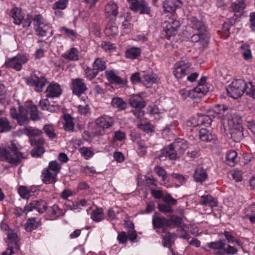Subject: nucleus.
Returning <instances> with one entry per match:
<instances>
[{"label":"nucleus","instance_id":"nucleus-1","mask_svg":"<svg viewBox=\"0 0 255 255\" xmlns=\"http://www.w3.org/2000/svg\"><path fill=\"white\" fill-rule=\"evenodd\" d=\"M0 156L4 158L13 166L18 165L24 158L22 154L18 151L16 145L13 143H11L7 148L2 149L0 148Z\"/></svg>","mask_w":255,"mask_h":255},{"label":"nucleus","instance_id":"nucleus-2","mask_svg":"<svg viewBox=\"0 0 255 255\" xmlns=\"http://www.w3.org/2000/svg\"><path fill=\"white\" fill-rule=\"evenodd\" d=\"M245 81L241 79L235 80L227 88L226 90L229 96L234 99L241 97L243 94Z\"/></svg>","mask_w":255,"mask_h":255},{"label":"nucleus","instance_id":"nucleus-3","mask_svg":"<svg viewBox=\"0 0 255 255\" xmlns=\"http://www.w3.org/2000/svg\"><path fill=\"white\" fill-rule=\"evenodd\" d=\"M96 124L99 127L94 132L95 135L100 136L104 134L105 128H108L114 124V119L112 117L104 115L96 120Z\"/></svg>","mask_w":255,"mask_h":255},{"label":"nucleus","instance_id":"nucleus-4","mask_svg":"<svg viewBox=\"0 0 255 255\" xmlns=\"http://www.w3.org/2000/svg\"><path fill=\"white\" fill-rule=\"evenodd\" d=\"M25 107L20 106L18 112L15 107H11L10 109L9 114L13 119L17 120L19 125L22 126L28 124L29 122L28 117L25 116Z\"/></svg>","mask_w":255,"mask_h":255},{"label":"nucleus","instance_id":"nucleus-5","mask_svg":"<svg viewBox=\"0 0 255 255\" xmlns=\"http://www.w3.org/2000/svg\"><path fill=\"white\" fill-rule=\"evenodd\" d=\"M47 80L43 77H38L35 74H32L30 77L27 79L26 83L30 86H34L35 90L38 92H41L43 90V88L45 86Z\"/></svg>","mask_w":255,"mask_h":255},{"label":"nucleus","instance_id":"nucleus-6","mask_svg":"<svg viewBox=\"0 0 255 255\" xmlns=\"http://www.w3.org/2000/svg\"><path fill=\"white\" fill-rule=\"evenodd\" d=\"M47 207V203L45 201L42 200H34L25 206L23 212H30L35 209L39 214H42L45 212Z\"/></svg>","mask_w":255,"mask_h":255},{"label":"nucleus","instance_id":"nucleus-7","mask_svg":"<svg viewBox=\"0 0 255 255\" xmlns=\"http://www.w3.org/2000/svg\"><path fill=\"white\" fill-rule=\"evenodd\" d=\"M129 8L131 10L135 12L139 11L140 14H150V8L147 3L144 0H133L130 2Z\"/></svg>","mask_w":255,"mask_h":255},{"label":"nucleus","instance_id":"nucleus-8","mask_svg":"<svg viewBox=\"0 0 255 255\" xmlns=\"http://www.w3.org/2000/svg\"><path fill=\"white\" fill-rule=\"evenodd\" d=\"M178 146L177 143H173L168 146L165 147L159 155V158L161 159L162 157H168L171 160H176L177 156L175 148L177 147Z\"/></svg>","mask_w":255,"mask_h":255},{"label":"nucleus","instance_id":"nucleus-9","mask_svg":"<svg viewBox=\"0 0 255 255\" xmlns=\"http://www.w3.org/2000/svg\"><path fill=\"white\" fill-rule=\"evenodd\" d=\"M174 74L177 79H181L190 73L189 67L183 61H179L174 65Z\"/></svg>","mask_w":255,"mask_h":255},{"label":"nucleus","instance_id":"nucleus-10","mask_svg":"<svg viewBox=\"0 0 255 255\" xmlns=\"http://www.w3.org/2000/svg\"><path fill=\"white\" fill-rule=\"evenodd\" d=\"M72 89L73 94L80 96L87 90V87L83 79L77 78L72 80Z\"/></svg>","mask_w":255,"mask_h":255},{"label":"nucleus","instance_id":"nucleus-11","mask_svg":"<svg viewBox=\"0 0 255 255\" xmlns=\"http://www.w3.org/2000/svg\"><path fill=\"white\" fill-rule=\"evenodd\" d=\"M180 26L179 21L170 18L168 21L166 26L164 28V29L166 34L170 37L175 35V32L177 30L178 28Z\"/></svg>","mask_w":255,"mask_h":255},{"label":"nucleus","instance_id":"nucleus-12","mask_svg":"<svg viewBox=\"0 0 255 255\" xmlns=\"http://www.w3.org/2000/svg\"><path fill=\"white\" fill-rule=\"evenodd\" d=\"M225 241L220 240L218 242H211L208 244V247L214 250V253L218 255H224L226 254Z\"/></svg>","mask_w":255,"mask_h":255},{"label":"nucleus","instance_id":"nucleus-13","mask_svg":"<svg viewBox=\"0 0 255 255\" xmlns=\"http://www.w3.org/2000/svg\"><path fill=\"white\" fill-rule=\"evenodd\" d=\"M243 128L242 126L237 125L236 128H229L231 138L235 142H240L243 138Z\"/></svg>","mask_w":255,"mask_h":255},{"label":"nucleus","instance_id":"nucleus-14","mask_svg":"<svg viewBox=\"0 0 255 255\" xmlns=\"http://www.w3.org/2000/svg\"><path fill=\"white\" fill-rule=\"evenodd\" d=\"M190 27L199 32L205 33L207 27L203 22L195 17H192L190 19Z\"/></svg>","mask_w":255,"mask_h":255},{"label":"nucleus","instance_id":"nucleus-15","mask_svg":"<svg viewBox=\"0 0 255 255\" xmlns=\"http://www.w3.org/2000/svg\"><path fill=\"white\" fill-rule=\"evenodd\" d=\"M130 105L137 109H142L145 107V102L139 95H135L131 96L129 99Z\"/></svg>","mask_w":255,"mask_h":255},{"label":"nucleus","instance_id":"nucleus-16","mask_svg":"<svg viewBox=\"0 0 255 255\" xmlns=\"http://www.w3.org/2000/svg\"><path fill=\"white\" fill-rule=\"evenodd\" d=\"M45 92L48 98H55L60 96L61 94V89L57 84H51L47 88Z\"/></svg>","mask_w":255,"mask_h":255},{"label":"nucleus","instance_id":"nucleus-17","mask_svg":"<svg viewBox=\"0 0 255 255\" xmlns=\"http://www.w3.org/2000/svg\"><path fill=\"white\" fill-rule=\"evenodd\" d=\"M57 174L44 169L42 173V181L44 184H53L57 181Z\"/></svg>","mask_w":255,"mask_h":255},{"label":"nucleus","instance_id":"nucleus-18","mask_svg":"<svg viewBox=\"0 0 255 255\" xmlns=\"http://www.w3.org/2000/svg\"><path fill=\"white\" fill-rule=\"evenodd\" d=\"M168 222L167 219L158 216L157 213H155L152 217V223L154 229L167 227Z\"/></svg>","mask_w":255,"mask_h":255},{"label":"nucleus","instance_id":"nucleus-19","mask_svg":"<svg viewBox=\"0 0 255 255\" xmlns=\"http://www.w3.org/2000/svg\"><path fill=\"white\" fill-rule=\"evenodd\" d=\"M213 115L212 112H208L207 115H198L197 118V123L199 126L204 125L208 127L211 125L212 122Z\"/></svg>","mask_w":255,"mask_h":255},{"label":"nucleus","instance_id":"nucleus-20","mask_svg":"<svg viewBox=\"0 0 255 255\" xmlns=\"http://www.w3.org/2000/svg\"><path fill=\"white\" fill-rule=\"evenodd\" d=\"M157 77L156 75L152 73L149 74L144 73L141 77V82H142L144 85L149 87L150 85L155 83L157 81Z\"/></svg>","mask_w":255,"mask_h":255},{"label":"nucleus","instance_id":"nucleus-21","mask_svg":"<svg viewBox=\"0 0 255 255\" xmlns=\"http://www.w3.org/2000/svg\"><path fill=\"white\" fill-rule=\"evenodd\" d=\"M118 5L113 2H110L107 4L105 7V12L107 16H114L116 17L118 14Z\"/></svg>","mask_w":255,"mask_h":255},{"label":"nucleus","instance_id":"nucleus-22","mask_svg":"<svg viewBox=\"0 0 255 255\" xmlns=\"http://www.w3.org/2000/svg\"><path fill=\"white\" fill-rule=\"evenodd\" d=\"M200 203L203 205L212 207L217 206V201L216 199L210 195L202 196Z\"/></svg>","mask_w":255,"mask_h":255},{"label":"nucleus","instance_id":"nucleus-23","mask_svg":"<svg viewBox=\"0 0 255 255\" xmlns=\"http://www.w3.org/2000/svg\"><path fill=\"white\" fill-rule=\"evenodd\" d=\"M13 128L9 121L5 117L0 118V133L10 131Z\"/></svg>","mask_w":255,"mask_h":255},{"label":"nucleus","instance_id":"nucleus-24","mask_svg":"<svg viewBox=\"0 0 255 255\" xmlns=\"http://www.w3.org/2000/svg\"><path fill=\"white\" fill-rule=\"evenodd\" d=\"M167 221H168L167 227H171L173 225L178 227H183L184 226L182 218L177 216L172 215L169 219H167Z\"/></svg>","mask_w":255,"mask_h":255},{"label":"nucleus","instance_id":"nucleus-25","mask_svg":"<svg viewBox=\"0 0 255 255\" xmlns=\"http://www.w3.org/2000/svg\"><path fill=\"white\" fill-rule=\"evenodd\" d=\"M25 111L26 117H28V115H29L32 120L36 121L39 119L38 110L35 106L25 107Z\"/></svg>","mask_w":255,"mask_h":255},{"label":"nucleus","instance_id":"nucleus-26","mask_svg":"<svg viewBox=\"0 0 255 255\" xmlns=\"http://www.w3.org/2000/svg\"><path fill=\"white\" fill-rule=\"evenodd\" d=\"M106 76L109 82L116 84H124V81L118 76L114 71H110L106 72Z\"/></svg>","mask_w":255,"mask_h":255},{"label":"nucleus","instance_id":"nucleus-27","mask_svg":"<svg viewBox=\"0 0 255 255\" xmlns=\"http://www.w3.org/2000/svg\"><path fill=\"white\" fill-rule=\"evenodd\" d=\"M207 36L205 33H202L198 32L197 33L193 34L191 37V41L192 42H199L200 43H203V45L204 44H207Z\"/></svg>","mask_w":255,"mask_h":255},{"label":"nucleus","instance_id":"nucleus-28","mask_svg":"<svg viewBox=\"0 0 255 255\" xmlns=\"http://www.w3.org/2000/svg\"><path fill=\"white\" fill-rule=\"evenodd\" d=\"M246 4L244 2V0H240L239 2H234L232 4L231 8L232 10L237 14L239 16L241 15V12L243 11L244 9L246 7Z\"/></svg>","mask_w":255,"mask_h":255},{"label":"nucleus","instance_id":"nucleus-29","mask_svg":"<svg viewBox=\"0 0 255 255\" xmlns=\"http://www.w3.org/2000/svg\"><path fill=\"white\" fill-rule=\"evenodd\" d=\"M63 57L69 60L76 61L79 59L78 51L75 48H72L63 55Z\"/></svg>","mask_w":255,"mask_h":255},{"label":"nucleus","instance_id":"nucleus-30","mask_svg":"<svg viewBox=\"0 0 255 255\" xmlns=\"http://www.w3.org/2000/svg\"><path fill=\"white\" fill-rule=\"evenodd\" d=\"M194 178L196 181L202 182L207 178V173L205 169L198 168L195 171Z\"/></svg>","mask_w":255,"mask_h":255},{"label":"nucleus","instance_id":"nucleus-31","mask_svg":"<svg viewBox=\"0 0 255 255\" xmlns=\"http://www.w3.org/2000/svg\"><path fill=\"white\" fill-rule=\"evenodd\" d=\"M237 156V152L233 150L229 151L226 156V163L230 166H234Z\"/></svg>","mask_w":255,"mask_h":255},{"label":"nucleus","instance_id":"nucleus-32","mask_svg":"<svg viewBox=\"0 0 255 255\" xmlns=\"http://www.w3.org/2000/svg\"><path fill=\"white\" fill-rule=\"evenodd\" d=\"M64 128L67 131H72L74 129V123L73 122V118L69 114L64 115Z\"/></svg>","mask_w":255,"mask_h":255},{"label":"nucleus","instance_id":"nucleus-33","mask_svg":"<svg viewBox=\"0 0 255 255\" xmlns=\"http://www.w3.org/2000/svg\"><path fill=\"white\" fill-rule=\"evenodd\" d=\"M228 110V107L224 105H217L214 109L213 111H210L212 112L213 117H220V115H224V113L225 111Z\"/></svg>","mask_w":255,"mask_h":255},{"label":"nucleus","instance_id":"nucleus-34","mask_svg":"<svg viewBox=\"0 0 255 255\" xmlns=\"http://www.w3.org/2000/svg\"><path fill=\"white\" fill-rule=\"evenodd\" d=\"M105 31L106 34L110 37H115L119 32L118 27L112 23L107 24Z\"/></svg>","mask_w":255,"mask_h":255},{"label":"nucleus","instance_id":"nucleus-35","mask_svg":"<svg viewBox=\"0 0 255 255\" xmlns=\"http://www.w3.org/2000/svg\"><path fill=\"white\" fill-rule=\"evenodd\" d=\"M192 91L194 92L195 98L201 97L208 91L206 86L203 85H198L197 87L192 89Z\"/></svg>","mask_w":255,"mask_h":255},{"label":"nucleus","instance_id":"nucleus-36","mask_svg":"<svg viewBox=\"0 0 255 255\" xmlns=\"http://www.w3.org/2000/svg\"><path fill=\"white\" fill-rule=\"evenodd\" d=\"M141 53V50L139 48L131 47L127 50L126 53V57L128 58L135 59L137 58Z\"/></svg>","mask_w":255,"mask_h":255},{"label":"nucleus","instance_id":"nucleus-37","mask_svg":"<svg viewBox=\"0 0 255 255\" xmlns=\"http://www.w3.org/2000/svg\"><path fill=\"white\" fill-rule=\"evenodd\" d=\"M241 53L244 59L250 60L253 58L250 46L248 44H244L240 47Z\"/></svg>","mask_w":255,"mask_h":255},{"label":"nucleus","instance_id":"nucleus-38","mask_svg":"<svg viewBox=\"0 0 255 255\" xmlns=\"http://www.w3.org/2000/svg\"><path fill=\"white\" fill-rule=\"evenodd\" d=\"M112 106L119 110H123L127 108V103L120 98H114L112 101Z\"/></svg>","mask_w":255,"mask_h":255},{"label":"nucleus","instance_id":"nucleus-39","mask_svg":"<svg viewBox=\"0 0 255 255\" xmlns=\"http://www.w3.org/2000/svg\"><path fill=\"white\" fill-rule=\"evenodd\" d=\"M10 13L14 19V22L16 24H20L23 20V16L20 14V10L18 8H15L11 9Z\"/></svg>","mask_w":255,"mask_h":255},{"label":"nucleus","instance_id":"nucleus-40","mask_svg":"<svg viewBox=\"0 0 255 255\" xmlns=\"http://www.w3.org/2000/svg\"><path fill=\"white\" fill-rule=\"evenodd\" d=\"M243 93H245L247 95L255 99V87L252 85L251 82L246 83L245 82L244 86Z\"/></svg>","mask_w":255,"mask_h":255},{"label":"nucleus","instance_id":"nucleus-41","mask_svg":"<svg viewBox=\"0 0 255 255\" xmlns=\"http://www.w3.org/2000/svg\"><path fill=\"white\" fill-rule=\"evenodd\" d=\"M39 226V223L35 221L34 218H31L28 219L25 225V228L27 231L31 232L32 230L36 229Z\"/></svg>","mask_w":255,"mask_h":255},{"label":"nucleus","instance_id":"nucleus-42","mask_svg":"<svg viewBox=\"0 0 255 255\" xmlns=\"http://www.w3.org/2000/svg\"><path fill=\"white\" fill-rule=\"evenodd\" d=\"M5 65L6 67H10L19 71L21 69V66L18 63L17 60L15 57L8 60L5 62Z\"/></svg>","mask_w":255,"mask_h":255},{"label":"nucleus","instance_id":"nucleus-43","mask_svg":"<svg viewBox=\"0 0 255 255\" xmlns=\"http://www.w3.org/2000/svg\"><path fill=\"white\" fill-rule=\"evenodd\" d=\"M61 168V164L57 161L54 160L50 161L48 167L45 169H48L49 171L56 173L57 175V174L60 172Z\"/></svg>","mask_w":255,"mask_h":255},{"label":"nucleus","instance_id":"nucleus-44","mask_svg":"<svg viewBox=\"0 0 255 255\" xmlns=\"http://www.w3.org/2000/svg\"><path fill=\"white\" fill-rule=\"evenodd\" d=\"M39 105L43 110H46L50 112H53L55 111L54 106L50 105L49 101L47 99L40 100Z\"/></svg>","mask_w":255,"mask_h":255},{"label":"nucleus","instance_id":"nucleus-45","mask_svg":"<svg viewBox=\"0 0 255 255\" xmlns=\"http://www.w3.org/2000/svg\"><path fill=\"white\" fill-rule=\"evenodd\" d=\"M36 32H37V35L41 37L46 36L47 32L50 29V27L49 25L44 23L41 24L39 27L34 28Z\"/></svg>","mask_w":255,"mask_h":255},{"label":"nucleus","instance_id":"nucleus-46","mask_svg":"<svg viewBox=\"0 0 255 255\" xmlns=\"http://www.w3.org/2000/svg\"><path fill=\"white\" fill-rule=\"evenodd\" d=\"M177 5L174 2L173 0H167L163 3V7L166 12H172L174 11Z\"/></svg>","mask_w":255,"mask_h":255},{"label":"nucleus","instance_id":"nucleus-47","mask_svg":"<svg viewBox=\"0 0 255 255\" xmlns=\"http://www.w3.org/2000/svg\"><path fill=\"white\" fill-rule=\"evenodd\" d=\"M241 119L236 115L231 116L228 118V124L229 128H236V126H241L240 124Z\"/></svg>","mask_w":255,"mask_h":255},{"label":"nucleus","instance_id":"nucleus-48","mask_svg":"<svg viewBox=\"0 0 255 255\" xmlns=\"http://www.w3.org/2000/svg\"><path fill=\"white\" fill-rule=\"evenodd\" d=\"M91 218L96 222H99L104 219L103 210L98 208L94 211L91 214Z\"/></svg>","mask_w":255,"mask_h":255},{"label":"nucleus","instance_id":"nucleus-49","mask_svg":"<svg viewBox=\"0 0 255 255\" xmlns=\"http://www.w3.org/2000/svg\"><path fill=\"white\" fill-rule=\"evenodd\" d=\"M93 67L95 69L99 71H103L106 68V63L104 61L102 60V59L100 58H97L93 63Z\"/></svg>","mask_w":255,"mask_h":255},{"label":"nucleus","instance_id":"nucleus-50","mask_svg":"<svg viewBox=\"0 0 255 255\" xmlns=\"http://www.w3.org/2000/svg\"><path fill=\"white\" fill-rule=\"evenodd\" d=\"M175 236L174 234L167 233L163 239V245L164 247L170 248L174 241L172 240L173 236Z\"/></svg>","mask_w":255,"mask_h":255},{"label":"nucleus","instance_id":"nucleus-51","mask_svg":"<svg viewBox=\"0 0 255 255\" xmlns=\"http://www.w3.org/2000/svg\"><path fill=\"white\" fill-rule=\"evenodd\" d=\"M18 192L20 196L23 199H28L30 196V191L25 186H20L18 189Z\"/></svg>","mask_w":255,"mask_h":255},{"label":"nucleus","instance_id":"nucleus-52","mask_svg":"<svg viewBox=\"0 0 255 255\" xmlns=\"http://www.w3.org/2000/svg\"><path fill=\"white\" fill-rule=\"evenodd\" d=\"M25 132L29 136H35L40 135L42 131L37 128L29 127L25 129Z\"/></svg>","mask_w":255,"mask_h":255},{"label":"nucleus","instance_id":"nucleus-53","mask_svg":"<svg viewBox=\"0 0 255 255\" xmlns=\"http://www.w3.org/2000/svg\"><path fill=\"white\" fill-rule=\"evenodd\" d=\"M43 129L47 135L51 138L56 137V134L54 132V128L51 125H46L44 128Z\"/></svg>","mask_w":255,"mask_h":255},{"label":"nucleus","instance_id":"nucleus-54","mask_svg":"<svg viewBox=\"0 0 255 255\" xmlns=\"http://www.w3.org/2000/svg\"><path fill=\"white\" fill-rule=\"evenodd\" d=\"M180 94L183 99H186L187 97H190L191 99H195L194 95V91L192 90H187L186 89H181L180 90Z\"/></svg>","mask_w":255,"mask_h":255},{"label":"nucleus","instance_id":"nucleus-55","mask_svg":"<svg viewBox=\"0 0 255 255\" xmlns=\"http://www.w3.org/2000/svg\"><path fill=\"white\" fill-rule=\"evenodd\" d=\"M86 75L90 80L94 79L98 74L99 72L93 67V69L88 67L85 71Z\"/></svg>","mask_w":255,"mask_h":255},{"label":"nucleus","instance_id":"nucleus-56","mask_svg":"<svg viewBox=\"0 0 255 255\" xmlns=\"http://www.w3.org/2000/svg\"><path fill=\"white\" fill-rule=\"evenodd\" d=\"M68 0H58L53 5V9H64L67 7Z\"/></svg>","mask_w":255,"mask_h":255},{"label":"nucleus","instance_id":"nucleus-57","mask_svg":"<svg viewBox=\"0 0 255 255\" xmlns=\"http://www.w3.org/2000/svg\"><path fill=\"white\" fill-rule=\"evenodd\" d=\"M137 237V235L134 229V225L133 223H130V230L128 232V239L130 241H134Z\"/></svg>","mask_w":255,"mask_h":255},{"label":"nucleus","instance_id":"nucleus-58","mask_svg":"<svg viewBox=\"0 0 255 255\" xmlns=\"http://www.w3.org/2000/svg\"><path fill=\"white\" fill-rule=\"evenodd\" d=\"M80 152L85 159H88L93 155V152L88 147H83L80 148Z\"/></svg>","mask_w":255,"mask_h":255},{"label":"nucleus","instance_id":"nucleus-59","mask_svg":"<svg viewBox=\"0 0 255 255\" xmlns=\"http://www.w3.org/2000/svg\"><path fill=\"white\" fill-rule=\"evenodd\" d=\"M32 20L34 28L39 27L41 24H43L45 23L43 18L41 15H36L34 18H32Z\"/></svg>","mask_w":255,"mask_h":255},{"label":"nucleus","instance_id":"nucleus-60","mask_svg":"<svg viewBox=\"0 0 255 255\" xmlns=\"http://www.w3.org/2000/svg\"><path fill=\"white\" fill-rule=\"evenodd\" d=\"M45 152L43 147H35L31 151L32 156L34 157H40L43 153Z\"/></svg>","mask_w":255,"mask_h":255},{"label":"nucleus","instance_id":"nucleus-61","mask_svg":"<svg viewBox=\"0 0 255 255\" xmlns=\"http://www.w3.org/2000/svg\"><path fill=\"white\" fill-rule=\"evenodd\" d=\"M154 170L159 176L162 177V180L165 181L167 178L166 171L162 167L160 166H156Z\"/></svg>","mask_w":255,"mask_h":255},{"label":"nucleus","instance_id":"nucleus-62","mask_svg":"<svg viewBox=\"0 0 255 255\" xmlns=\"http://www.w3.org/2000/svg\"><path fill=\"white\" fill-rule=\"evenodd\" d=\"M158 208L161 212L164 213H172L173 210L170 205H167L163 204H159L158 205Z\"/></svg>","mask_w":255,"mask_h":255},{"label":"nucleus","instance_id":"nucleus-63","mask_svg":"<svg viewBox=\"0 0 255 255\" xmlns=\"http://www.w3.org/2000/svg\"><path fill=\"white\" fill-rule=\"evenodd\" d=\"M17 236L16 233H12L8 234L7 235V239L11 243H14L17 250H19V247L17 245Z\"/></svg>","mask_w":255,"mask_h":255},{"label":"nucleus","instance_id":"nucleus-64","mask_svg":"<svg viewBox=\"0 0 255 255\" xmlns=\"http://www.w3.org/2000/svg\"><path fill=\"white\" fill-rule=\"evenodd\" d=\"M162 199L164 202H166L170 205H174L177 202V201L173 198L172 196L169 194L163 196Z\"/></svg>","mask_w":255,"mask_h":255}]
</instances>
